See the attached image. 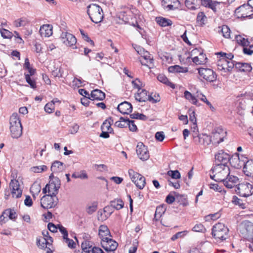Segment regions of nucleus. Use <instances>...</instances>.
Wrapping results in <instances>:
<instances>
[{
  "label": "nucleus",
  "mask_w": 253,
  "mask_h": 253,
  "mask_svg": "<svg viewBox=\"0 0 253 253\" xmlns=\"http://www.w3.org/2000/svg\"><path fill=\"white\" fill-rule=\"evenodd\" d=\"M200 5V0H186L185 5L190 10L198 8Z\"/></svg>",
  "instance_id": "33"
},
{
  "label": "nucleus",
  "mask_w": 253,
  "mask_h": 253,
  "mask_svg": "<svg viewBox=\"0 0 253 253\" xmlns=\"http://www.w3.org/2000/svg\"><path fill=\"white\" fill-rule=\"evenodd\" d=\"M155 138L157 140L162 142L165 138V135L163 131H159L156 133Z\"/></svg>",
  "instance_id": "63"
},
{
  "label": "nucleus",
  "mask_w": 253,
  "mask_h": 253,
  "mask_svg": "<svg viewBox=\"0 0 253 253\" xmlns=\"http://www.w3.org/2000/svg\"><path fill=\"white\" fill-rule=\"evenodd\" d=\"M45 237H41V238L37 240V244L38 247L41 248H46L48 250H50V247L51 245L52 242V238L50 237H46L44 235Z\"/></svg>",
  "instance_id": "23"
},
{
  "label": "nucleus",
  "mask_w": 253,
  "mask_h": 253,
  "mask_svg": "<svg viewBox=\"0 0 253 253\" xmlns=\"http://www.w3.org/2000/svg\"><path fill=\"white\" fill-rule=\"evenodd\" d=\"M98 235L101 239V242L105 241L112 237L108 227L105 225H102L99 227Z\"/></svg>",
  "instance_id": "25"
},
{
  "label": "nucleus",
  "mask_w": 253,
  "mask_h": 253,
  "mask_svg": "<svg viewBox=\"0 0 253 253\" xmlns=\"http://www.w3.org/2000/svg\"><path fill=\"white\" fill-rule=\"evenodd\" d=\"M136 152L138 157L142 161H146L150 157L148 148L142 142L137 143Z\"/></svg>",
  "instance_id": "13"
},
{
  "label": "nucleus",
  "mask_w": 253,
  "mask_h": 253,
  "mask_svg": "<svg viewBox=\"0 0 253 253\" xmlns=\"http://www.w3.org/2000/svg\"><path fill=\"white\" fill-rule=\"evenodd\" d=\"M156 21L162 27L169 26L172 24L171 20L163 17H157L156 18Z\"/></svg>",
  "instance_id": "35"
},
{
  "label": "nucleus",
  "mask_w": 253,
  "mask_h": 253,
  "mask_svg": "<svg viewBox=\"0 0 253 253\" xmlns=\"http://www.w3.org/2000/svg\"><path fill=\"white\" fill-rule=\"evenodd\" d=\"M214 159L215 165H227L230 160V156L221 150L215 154Z\"/></svg>",
  "instance_id": "15"
},
{
  "label": "nucleus",
  "mask_w": 253,
  "mask_h": 253,
  "mask_svg": "<svg viewBox=\"0 0 253 253\" xmlns=\"http://www.w3.org/2000/svg\"><path fill=\"white\" fill-rule=\"evenodd\" d=\"M249 46V47L248 46L243 47V52L245 54L251 55L253 54V45H250Z\"/></svg>",
  "instance_id": "60"
},
{
  "label": "nucleus",
  "mask_w": 253,
  "mask_h": 253,
  "mask_svg": "<svg viewBox=\"0 0 253 253\" xmlns=\"http://www.w3.org/2000/svg\"><path fill=\"white\" fill-rule=\"evenodd\" d=\"M238 13H240L238 18L250 17L253 14V8L248 2L247 4H244L238 6Z\"/></svg>",
  "instance_id": "14"
},
{
  "label": "nucleus",
  "mask_w": 253,
  "mask_h": 253,
  "mask_svg": "<svg viewBox=\"0 0 253 253\" xmlns=\"http://www.w3.org/2000/svg\"><path fill=\"white\" fill-rule=\"evenodd\" d=\"M124 203L121 199H115L110 202V206L105 207L104 209V211H109L110 207L113 208L117 210H119L124 207Z\"/></svg>",
  "instance_id": "27"
},
{
  "label": "nucleus",
  "mask_w": 253,
  "mask_h": 253,
  "mask_svg": "<svg viewBox=\"0 0 253 253\" xmlns=\"http://www.w3.org/2000/svg\"><path fill=\"white\" fill-rule=\"evenodd\" d=\"M102 247L107 252H114L118 247V243L113 240L111 237L105 241L101 242Z\"/></svg>",
  "instance_id": "21"
},
{
  "label": "nucleus",
  "mask_w": 253,
  "mask_h": 253,
  "mask_svg": "<svg viewBox=\"0 0 253 253\" xmlns=\"http://www.w3.org/2000/svg\"><path fill=\"white\" fill-rule=\"evenodd\" d=\"M131 83L133 88L137 89L138 90L141 89L144 86V84L138 79L132 81Z\"/></svg>",
  "instance_id": "46"
},
{
  "label": "nucleus",
  "mask_w": 253,
  "mask_h": 253,
  "mask_svg": "<svg viewBox=\"0 0 253 253\" xmlns=\"http://www.w3.org/2000/svg\"><path fill=\"white\" fill-rule=\"evenodd\" d=\"M253 193V186L247 181H243L238 183V194L240 196L247 197Z\"/></svg>",
  "instance_id": "10"
},
{
  "label": "nucleus",
  "mask_w": 253,
  "mask_h": 253,
  "mask_svg": "<svg viewBox=\"0 0 253 253\" xmlns=\"http://www.w3.org/2000/svg\"><path fill=\"white\" fill-rule=\"evenodd\" d=\"M200 3L205 7H208L215 11L216 6L218 4V2L212 0H201Z\"/></svg>",
  "instance_id": "34"
},
{
  "label": "nucleus",
  "mask_w": 253,
  "mask_h": 253,
  "mask_svg": "<svg viewBox=\"0 0 253 253\" xmlns=\"http://www.w3.org/2000/svg\"><path fill=\"white\" fill-rule=\"evenodd\" d=\"M97 210V205L95 203L91 204L90 205H88L86 209V212L91 214L94 212L96 211Z\"/></svg>",
  "instance_id": "56"
},
{
  "label": "nucleus",
  "mask_w": 253,
  "mask_h": 253,
  "mask_svg": "<svg viewBox=\"0 0 253 253\" xmlns=\"http://www.w3.org/2000/svg\"><path fill=\"white\" fill-rule=\"evenodd\" d=\"M169 72L171 73H186L188 72V69L186 67H182L179 65H174L169 68Z\"/></svg>",
  "instance_id": "39"
},
{
  "label": "nucleus",
  "mask_w": 253,
  "mask_h": 253,
  "mask_svg": "<svg viewBox=\"0 0 253 253\" xmlns=\"http://www.w3.org/2000/svg\"><path fill=\"white\" fill-rule=\"evenodd\" d=\"M0 33L1 36L4 39H11L13 36V34L11 32L4 28L0 30Z\"/></svg>",
  "instance_id": "49"
},
{
  "label": "nucleus",
  "mask_w": 253,
  "mask_h": 253,
  "mask_svg": "<svg viewBox=\"0 0 253 253\" xmlns=\"http://www.w3.org/2000/svg\"><path fill=\"white\" fill-rule=\"evenodd\" d=\"M193 138L196 142L204 146L209 145L211 142V138L205 134H201L197 135H193Z\"/></svg>",
  "instance_id": "19"
},
{
  "label": "nucleus",
  "mask_w": 253,
  "mask_h": 253,
  "mask_svg": "<svg viewBox=\"0 0 253 253\" xmlns=\"http://www.w3.org/2000/svg\"><path fill=\"white\" fill-rule=\"evenodd\" d=\"M128 119H124L121 117L119 121L115 122V126L119 128H123L127 126Z\"/></svg>",
  "instance_id": "47"
},
{
  "label": "nucleus",
  "mask_w": 253,
  "mask_h": 253,
  "mask_svg": "<svg viewBox=\"0 0 253 253\" xmlns=\"http://www.w3.org/2000/svg\"><path fill=\"white\" fill-rule=\"evenodd\" d=\"M224 185L228 188H235L236 191L237 188V177L230 173L226 177L223 181Z\"/></svg>",
  "instance_id": "20"
},
{
  "label": "nucleus",
  "mask_w": 253,
  "mask_h": 253,
  "mask_svg": "<svg viewBox=\"0 0 253 253\" xmlns=\"http://www.w3.org/2000/svg\"><path fill=\"white\" fill-rule=\"evenodd\" d=\"M31 169L34 172H42L47 170V167L45 165H42L36 167H33L31 168Z\"/></svg>",
  "instance_id": "48"
},
{
  "label": "nucleus",
  "mask_w": 253,
  "mask_h": 253,
  "mask_svg": "<svg viewBox=\"0 0 253 253\" xmlns=\"http://www.w3.org/2000/svg\"><path fill=\"white\" fill-rule=\"evenodd\" d=\"M239 167H243V171L248 176L253 177V160H248L244 155L240 156L238 154Z\"/></svg>",
  "instance_id": "4"
},
{
  "label": "nucleus",
  "mask_w": 253,
  "mask_h": 253,
  "mask_svg": "<svg viewBox=\"0 0 253 253\" xmlns=\"http://www.w3.org/2000/svg\"><path fill=\"white\" fill-rule=\"evenodd\" d=\"M39 32L41 36L49 37L52 34V27L49 24L43 25L41 27Z\"/></svg>",
  "instance_id": "28"
},
{
  "label": "nucleus",
  "mask_w": 253,
  "mask_h": 253,
  "mask_svg": "<svg viewBox=\"0 0 253 253\" xmlns=\"http://www.w3.org/2000/svg\"><path fill=\"white\" fill-rule=\"evenodd\" d=\"M220 216V214L219 213L217 212L214 214H211L207 216H206L205 218L206 221H209L210 219L215 220L219 218Z\"/></svg>",
  "instance_id": "62"
},
{
  "label": "nucleus",
  "mask_w": 253,
  "mask_h": 253,
  "mask_svg": "<svg viewBox=\"0 0 253 253\" xmlns=\"http://www.w3.org/2000/svg\"><path fill=\"white\" fill-rule=\"evenodd\" d=\"M166 211V208L163 206H160L157 207L155 216V217H161Z\"/></svg>",
  "instance_id": "51"
},
{
  "label": "nucleus",
  "mask_w": 253,
  "mask_h": 253,
  "mask_svg": "<svg viewBox=\"0 0 253 253\" xmlns=\"http://www.w3.org/2000/svg\"><path fill=\"white\" fill-rule=\"evenodd\" d=\"M9 129L12 137L18 138L22 134V127L21 121L17 113H13L9 119Z\"/></svg>",
  "instance_id": "2"
},
{
  "label": "nucleus",
  "mask_w": 253,
  "mask_h": 253,
  "mask_svg": "<svg viewBox=\"0 0 253 253\" xmlns=\"http://www.w3.org/2000/svg\"><path fill=\"white\" fill-rule=\"evenodd\" d=\"M65 169V167H64L63 163L58 161L54 162L50 168L52 172L54 173L60 172L63 171Z\"/></svg>",
  "instance_id": "30"
},
{
  "label": "nucleus",
  "mask_w": 253,
  "mask_h": 253,
  "mask_svg": "<svg viewBox=\"0 0 253 253\" xmlns=\"http://www.w3.org/2000/svg\"><path fill=\"white\" fill-rule=\"evenodd\" d=\"M19 177L17 179H12L10 183V187L11 188L12 196L16 198H19L21 196L22 190L20 188V184Z\"/></svg>",
  "instance_id": "17"
},
{
  "label": "nucleus",
  "mask_w": 253,
  "mask_h": 253,
  "mask_svg": "<svg viewBox=\"0 0 253 253\" xmlns=\"http://www.w3.org/2000/svg\"><path fill=\"white\" fill-rule=\"evenodd\" d=\"M85 253H104V252L100 248L89 246V250L85 251Z\"/></svg>",
  "instance_id": "54"
},
{
  "label": "nucleus",
  "mask_w": 253,
  "mask_h": 253,
  "mask_svg": "<svg viewBox=\"0 0 253 253\" xmlns=\"http://www.w3.org/2000/svg\"><path fill=\"white\" fill-rule=\"evenodd\" d=\"M217 70L224 73L227 72V65H228V60L226 58L220 57L216 63Z\"/></svg>",
  "instance_id": "32"
},
{
  "label": "nucleus",
  "mask_w": 253,
  "mask_h": 253,
  "mask_svg": "<svg viewBox=\"0 0 253 253\" xmlns=\"http://www.w3.org/2000/svg\"><path fill=\"white\" fill-rule=\"evenodd\" d=\"M192 231L196 232L205 233L207 231L206 228L202 223L195 224L192 229Z\"/></svg>",
  "instance_id": "43"
},
{
  "label": "nucleus",
  "mask_w": 253,
  "mask_h": 253,
  "mask_svg": "<svg viewBox=\"0 0 253 253\" xmlns=\"http://www.w3.org/2000/svg\"><path fill=\"white\" fill-rule=\"evenodd\" d=\"M198 53V55L192 58V61L196 65L204 64L207 62V58L206 55L200 52L198 49L195 48L192 50L191 56H193Z\"/></svg>",
  "instance_id": "16"
},
{
  "label": "nucleus",
  "mask_w": 253,
  "mask_h": 253,
  "mask_svg": "<svg viewBox=\"0 0 253 253\" xmlns=\"http://www.w3.org/2000/svg\"><path fill=\"white\" fill-rule=\"evenodd\" d=\"M206 19L207 17L203 12H201L198 13L197 17V22L200 23V24H204Z\"/></svg>",
  "instance_id": "55"
},
{
  "label": "nucleus",
  "mask_w": 253,
  "mask_h": 253,
  "mask_svg": "<svg viewBox=\"0 0 253 253\" xmlns=\"http://www.w3.org/2000/svg\"><path fill=\"white\" fill-rule=\"evenodd\" d=\"M135 99L139 102H145L149 99V95H147V91L142 88L137 90V92L135 94Z\"/></svg>",
  "instance_id": "29"
},
{
  "label": "nucleus",
  "mask_w": 253,
  "mask_h": 253,
  "mask_svg": "<svg viewBox=\"0 0 253 253\" xmlns=\"http://www.w3.org/2000/svg\"><path fill=\"white\" fill-rule=\"evenodd\" d=\"M212 174L211 178L217 182H223L230 173V169L227 165H215L211 169Z\"/></svg>",
  "instance_id": "1"
},
{
  "label": "nucleus",
  "mask_w": 253,
  "mask_h": 253,
  "mask_svg": "<svg viewBox=\"0 0 253 253\" xmlns=\"http://www.w3.org/2000/svg\"><path fill=\"white\" fill-rule=\"evenodd\" d=\"M188 231L187 230L178 232L171 237V240L172 241H175V240H176L178 238H183L186 235H187L188 234Z\"/></svg>",
  "instance_id": "52"
},
{
  "label": "nucleus",
  "mask_w": 253,
  "mask_h": 253,
  "mask_svg": "<svg viewBox=\"0 0 253 253\" xmlns=\"http://www.w3.org/2000/svg\"><path fill=\"white\" fill-rule=\"evenodd\" d=\"M128 175L137 188L142 189L144 187L146 182L145 178L143 175L131 169L128 170Z\"/></svg>",
  "instance_id": "7"
},
{
  "label": "nucleus",
  "mask_w": 253,
  "mask_h": 253,
  "mask_svg": "<svg viewBox=\"0 0 253 253\" xmlns=\"http://www.w3.org/2000/svg\"><path fill=\"white\" fill-rule=\"evenodd\" d=\"M62 42L66 45L72 46L77 42L76 38L72 34L68 32H62L60 36Z\"/></svg>",
  "instance_id": "18"
},
{
  "label": "nucleus",
  "mask_w": 253,
  "mask_h": 253,
  "mask_svg": "<svg viewBox=\"0 0 253 253\" xmlns=\"http://www.w3.org/2000/svg\"><path fill=\"white\" fill-rule=\"evenodd\" d=\"M184 97L192 104L199 106L198 104V99H197L196 94L195 95H193L189 91L186 90L184 93Z\"/></svg>",
  "instance_id": "36"
},
{
  "label": "nucleus",
  "mask_w": 253,
  "mask_h": 253,
  "mask_svg": "<svg viewBox=\"0 0 253 253\" xmlns=\"http://www.w3.org/2000/svg\"><path fill=\"white\" fill-rule=\"evenodd\" d=\"M25 79L26 82L30 84L31 87L35 88L36 87V82L34 80H32L30 75L28 74H25Z\"/></svg>",
  "instance_id": "59"
},
{
  "label": "nucleus",
  "mask_w": 253,
  "mask_h": 253,
  "mask_svg": "<svg viewBox=\"0 0 253 253\" xmlns=\"http://www.w3.org/2000/svg\"><path fill=\"white\" fill-rule=\"evenodd\" d=\"M57 202L56 196L50 194L43 196L41 199V206L45 209L53 208L55 207Z\"/></svg>",
  "instance_id": "9"
},
{
  "label": "nucleus",
  "mask_w": 253,
  "mask_h": 253,
  "mask_svg": "<svg viewBox=\"0 0 253 253\" xmlns=\"http://www.w3.org/2000/svg\"><path fill=\"white\" fill-rule=\"evenodd\" d=\"M212 139L214 143L218 144L223 141V137H220L218 132H215L213 133Z\"/></svg>",
  "instance_id": "57"
},
{
  "label": "nucleus",
  "mask_w": 253,
  "mask_h": 253,
  "mask_svg": "<svg viewBox=\"0 0 253 253\" xmlns=\"http://www.w3.org/2000/svg\"><path fill=\"white\" fill-rule=\"evenodd\" d=\"M240 232L246 239L253 235V224L248 221L243 222L240 224Z\"/></svg>",
  "instance_id": "12"
},
{
  "label": "nucleus",
  "mask_w": 253,
  "mask_h": 253,
  "mask_svg": "<svg viewBox=\"0 0 253 253\" xmlns=\"http://www.w3.org/2000/svg\"><path fill=\"white\" fill-rule=\"evenodd\" d=\"M82 81L81 79L75 78L72 83V85L74 87H79L82 85Z\"/></svg>",
  "instance_id": "64"
},
{
  "label": "nucleus",
  "mask_w": 253,
  "mask_h": 253,
  "mask_svg": "<svg viewBox=\"0 0 253 253\" xmlns=\"http://www.w3.org/2000/svg\"><path fill=\"white\" fill-rule=\"evenodd\" d=\"M61 181L59 178L55 177L49 180L45 187L42 189L44 194L48 193V194L56 196L60 187Z\"/></svg>",
  "instance_id": "6"
},
{
  "label": "nucleus",
  "mask_w": 253,
  "mask_h": 253,
  "mask_svg": "<svg viewBox=\"0 0 253 253\" xmlns=\"http://www.w3.org/2000/svg\"><path fill=\"white\" fill-rule=\"evenodd\" d=\"M55 109V105L53 102L47 103L44 106V110L46 112L51 113Z\"/></svg>",
  "instance_id": "53"
},
{
  "label": "nucleus",
  "mask_w": 253,
  "mask_h": 253,
  "mask_svg": "<svg viewBox=\"0 0 253 253\" xmlns=\"http://www.w3.org/2000/svg\"><path fill=\"white\" fill-rule=\"evenodd\" d=\"M105 95L104 92L99 89H95L91 91L89 99L92 100H102L105 98Z\"/></svg>",
  "instance_id": "31"
},
{
  "label": "nucleus",
  "mask_w": 253,
  "mask_h": 253,
  "mask_svg": "<svg viewBox=\"0 0 253 253\" xmlns=\"http://www.w3.org/2000/svg\"><path fill=\"white\" fill-rule=\"evenodd\" d=\"M198 73L201 78L207 82H213L216 79V75L213 71L209 68H200Z\"/></svg>",
  "instance_id": "11"
},
{
  "label": "nucleus",
  "mask_w": 253,
  "mask_h": 253,
  "mask_svg": "<svg viewBox=\"0 0 253 253\" xmlns=\"http://www.w3.org/2000/svg\"><path fill=\"white\" fill-rule=\"evenodd\" d=\"M130 117L132 119H140L142 120H146L147 117L142 114H139V113H133L130 115Z\"/></svg>",
  "instance_id": "61"
},
{
  "label": "nucleus",
  "mask_w": 253,
  "mask_h": 253,
  "mask_svg": "<svg viewBox=\"0 0 253 253\" xmlns=\"http://www.w3.org/2000/svg\"><path fill=\"white\" fill-rule=\"evenodd\" d=\"M113 123V120L112 118H109L106 120L102 125L101 128L102 130H105L111 133L113 131V129L111 127L112 124Z\"/></svg>",
  "instance_id": "38"
},
{
  "label": "nucleus",
  "mask_w": 253,
  "mask_h": 253,
  "mask_svg": "<svg viewBox=\"0 0 253 253\" xmlns=\"http://www.w3.org/2000/svg\"><path fill=\"white\" fill-rule=\"evenodd\" d=\"M252 69V66L248 63L238 62V73L245 72L247 74Z\"/></svg>",
  "instance_id": "37"
},
{
  "label": "nucleus",
  "mask_w": 253,
  "mask_h": 253,
  "mask_svg": "<svg viewBox=\"0 0 253 253\" xmlns=\"http://www.w3.org/2000/svg\"><path fill=\"white\" fill-rule=\"evenodd\" d=\"M41 190V186L40 184L38 182H35L33 183L30 188V191L31 193H32L34 197H35L36 196H37L40 192Z\"/></svg>",
  "instance_id": "41"
},
{
  "label": "nucleus",
  "mask_w": 253,
  "mask_h": 253,
  "mask_svg": "<svg viewBox=\"0 0 253 253\" xmlns=\"http://www.w3.org/2000/svg\"><path fill=\"white\" fill-rule=\"evenodd\" d=\"M132 109L131 104L126 101L120 103L118 106V110L124 114L130 113L132 111Z\"/></svg>",
  "instance_id": "26"
},
{
  "label": "nucleus",
  "mask_w": 253,
  "mask_h": 253,
  "mask_svg": "<svg viewBox=\"0 0 253 253\" xmlns=\"http://www.w3.org/2000/svg\"><path fill=\"white\" fill-rule=\"evenodd\" d=\"M28 21L25 18H20L15 20L13 22V25L16 27H23L27 25Z\"/></svg>",
  "instance_id": "42"
},
{
  "label": "nucleus",
  "mask_w": 253,
  "mask_h": 253,
  "mask_svg": "<svg viewBox=\"0 0 253 253\" xmlns=\"http://www.w3.org/2000/svg\"><path fill=\"white\" fill-rule=\"evenodd\" d=\"M167 174L174 179H179L181 176L180 172L177 170H169L168 171Z\"/></svg>",
  "instance_id": "50"
},
{
  "label": "nucleus",
  "mask_w": 253,
  "mask_h": 253,
  "mask_svg": "<svg viewBox=\"0 0 253 253\" xmlns=\"http://www.w3.org/2000/svg\"><path fill=\"white\" fill-rule=\"evenodd\" d=\"M158 80L161 83L166 84L172 88H175V85L172 83L170 82L168 79L163 74H160L157 77Z\"/></svg>",
  "instance_id": "40"
},
{
  "label": "nucleus",
  "mask_w": 253,
  "mask_h": 253,
  "mask_svg": "<svg viewBox=\"0 0 253 253\" xmlns=\"http://www.w3.org/2000/svg\"><path fill=\"white\" fill-rule=\"evenodd\" d=\"M229 230L222 223H218L214 225L212 228V235L216 239L223 241L228 237Z\"/></svg>",
  "instance_id": "5"
},
{
  "label": "nucleus",
  "mask_w": 253,
  "mask_h": 253,
  "mask_svg": "<svg viewBox=\"0 0 253 253\" xmlns=\"http://www.w3.org/2000/svg\"><path fill=\"white\" fill-rule=\"evenodd\" d=\"M250 42L247 38L242 37L238 35V44L241 45L243 47L249 46Z\"/></svg>",
  "instance_id": "45"
},
{
  "label": "nucleus",
  "mask_w": 253,
  "mask_h": 253,
  "mask_svg": "<svg viewBox=\"0 0 253 253\" xmlns=\"http://www.w3.org/2000/svg\"><path fill=\"white\" fill-rule=\"evenodd\" d=\"M8 217L11 220H15L17 218V214L14 210L10 209L5 210L2 214L0 216V222L1 224L5 222V218Z\"/></svg>",
  "instance_id": "24"
},
{
  "label": "nucleus",
  "mask_w": 253,
  "mask_h": 253,
  "mask_svg": "<svg viewBox=\"0 0 253 253\" xmlns=\"http://www.w3.org/2000/svg\"><path fill=\"white\" fill-rule=\"evenodd\" d=\"M79 128L80 126L77 124L74 123L70 126L69 131L70 133L75 134L78 132Z\"/></svg>",
  "instance_id": "58"
},
{
  "label": "nucleus",
  "mask_w": 253,
  "mask_h": 253,
  "mask_svg": "<svg viewBox=\"0 0 253 253\" xmlns=\"http://www.w3.org/2000/svg\"><path fill=\"white\" fill-rule=\"evenodd\" d=\"M179 4V1L178 0H163L162 1V5L167 11L178 8Z\"/></svg>",
  "instance_id": "22"
},
{
  "label": "nucleus",
  "mask_w": 253,
  "mask_h": 253,
  "mask_svg": "<svg viewBox=\"0 0 253 253\" xmlns=\"http://www.w3.org/2000/svg\"><path fill=\"white\" fill-rule=\"evenodd\" d=\"M136 50L139 54L141 55V58L140 59L141 63L151 68L154 66L153 56L148 51H144L140 47H138Z\"/></svg>",
  "instance_id": "8"
},
{
  "label": "nucleus",
  "mask_w": 253,
  "mask_h": 253,
  "mask_svg": "<svg viewBox=\"0 0 253 253\" xmlns=\"http://www.w3.org/2000/svg\"><path fill=\"white\" fill-rule=\"evenodd\" d=\"M219 29L224 37L225 38H229L230 37V30L228 26L223 25L222 27H219Z\"/></svg>",
  "instance_id": "44"
},
{
  "label": "nucleus",
  "mask_w": 253,
  "mask_h": 253,
  "mask_svg": "<svg viewBox=\"0 0 253 253\" xmlns=\"http://www.w3.org/2000/svg\"><path fill=\"white\" fill-rule=\"evenodd\" d=\"M87 12L91 20L95 23L101 22L104 17L102 8L97 4H90L87 6Z\"/></svg>",
  "instance_id": "3"
}]
</instances>
